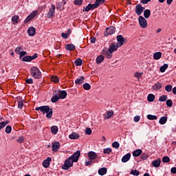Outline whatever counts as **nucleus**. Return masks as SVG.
<instances>
[{
    "mask_svg": "<svg viewBox=\"0 0 176 176\" xmlns=\"http://www.w3.org/2000/svg\"><path fill=\"white\" fill-rule=\"evenodd\" d=\"M50 162H52V158L48 157L46 160L43 162V166L45 168H47L50 166Z\"/></svg>",
    "mask_w": 176,
    "mask_h": 176,
    "instance_id": "obj_15",
    "label": "nucleus"
},
{
    "mask_svg": "<svg viewBox=\"0 0 176 176\" xmlns=\"http://www.w3.org/2000/svg\"><path fill=\"white\" fill-rule=\"evenodd\" d=\"M141 153H142V150L137 149L133 151V155H141Z\"/></svg>",
    "mask_w": 176,
    "mask_h": 176,
    "instance_id": "obj_50",
    "label": "nucleus"
},
{
    "mask_svg": "<svg viewBox=\"0 0 176 176\" xmlns=\"http://www.w3.org/2000/svg\"><path fill=\"white\" fill-rule=\"evenodd\" d=\"M105 2V0H96V1L94 3V6H95V9H97L98 6H100V5H102Z\"/></svg>",
    "mask_w": 176,
    "mask_h": 176,
    "instance_id": "obj_19",
    "label": "nucleus"
},
{
    "mask_svg": "<svg viewBox=\"0 0 176 176\" xmlns=\"http://www.w3.org/2000/svg\"><path fill=\"white\" fill-rule=\"evenodd\" d=\"M85 134H87L88 135H91V129H90V128L86 129Z\"/></svg>",
    "mask_w": 176,
    "mask_h": 176,
    "instance_id": "obj_55",
    "label": "nucleus"
},
{
    "mask_svg": "<svg viewBox=\"0 0 176 176\" xmlns=\"http://www.w3.org/2000/svg\"><path fill=\"white\" fill-rule=\"evenodd\" d=\"M35 109L42 112L43 115L46 114L47 119H50L53 116V109L50 108L49 106H41L36 107Z\"/></svg>",
    "mask_w": 176,
    "mask_h": 176,
    "instance_id": "obj_2",
    "label": "nucleus"
},
{
    "mask_svg": "<svg viewBox=\"0 0 176 176\" xmlns=\"http://www.w3.org/2000/svg\"><path fill=\"white\" fill-rule=\"evenodd\" d=\"M163 163H169L170 162V157L167 156H164L162 158Z\"/></svg>",
    "mask_w": 176,
    "mask_h": 176,
    "instance_id": "obj_46",
    "label": "nucleus"
},
{
    "mask_svg": "<svg viewBox=\"0 0 176 176\" xmlns=\"http://www.w3.org/2000/svg\"><path fill=\"white\" fill-rule=\"evenodd\" d=\"M130 157H131V155H125L122 158V163H126L130 160Z\"/></svg>",
    "mask_w": 176,
    "mask_h": 176,
    "instance_id": "obj_23",
    "label": "nucleus"
},
{
    "mask_svg": "<svg viewBox=\"0 0 176 176\" xmlns=\"http://www.w3.org/2000/svg\"><path fill=\"white\" fill-rule=\"evenodd\" d=\"M138 21L141 28H146V27H148V22L146 21V19L144 18V16H140L138 18Z\"/></svg>",
    "mask_w": 176,
    "mask_h": 176,
    "instance_id": "obj_4",
    "label": "nucleus"
},
{
    "mask_svg": "<svg viewBox=\"0 0 176 176\" xmlns=\"http://www.w3.org/2000/svg\"><path fill=\"white\" fill-rule=\"evenodd\" d=\"M6 133H7V134H10V133H12V126H7L6 127Z\"/></svg>",
    "mask_w": 176,
    "mask_h": 176,
    "instance_id": "obj_45",
    "label": "nucleus"
},
{
    "mask_svg": "<svg viewBox=\"0 0 176 176\" xmlns=\"http://www.w3.org/2000/svg\"><path fill=\"white\" fill-rule=\"evenodd\" d=\"M52 82H54V83H57L58 82H60V78L57 76H52L51 77Z\"/></svg>",
    "mask_w": 176,
    "mask_h": 176,
    "instance_id": "obj_35",
    "label": "nucleus"
},
{
    "mask_svg": "<svg viewBox=\"0 0 176 176\" xmlns=\"http://www.w3.org/2000/svg\"><path fill=\"white\" fill-rule=\"evenodd\" d=\"M144 16L145 19H149L151 16V10H145L144 12Z\"/></svg>",
    "mask_w": 176,
    "mask_h": 176,
    "instance_id": "obj_31",
    "label": "nucleus"
},
{
    "mask_svg": "<svg viewBox=\"0 0 176 176\" xmlns=\"http://www.w3.org/2000/svg\"><path fill=\"white\" fill-rule=\"evenodd\" d=\"M83 89H85V90H90V89H91V86L89 83H85L83 85Z\"/></svg>",
    "mask_w": 176,
    "mask_h": 176,
    "instance_id": "obj_41",
    "label": "nucleus"
},
{
    "mask_svg": "<svg viewBox=\"0 0 176 176\" xmlns=\"http://www.w3.org/2000/svg\"><path fill=\"white\" fill-rule=\"evenodd\" d=\"M147 100L148 102H153V101H155V95L149 94L147 96Z\"/></svg>",
    "mask_w": 176,
    "mask_h": 176,
    "instance_id": "obj_25",
    "label": "nucleus"
},
{
    "mask_svg": "<svg viewBox=\"0 0 176 176\" xmlns=\"http://www.w3.org/2000/svg\"><path fill=\"white\" fill-rule=\"evenodd\" d=\"M66 50L72 51L75 50V45L73 44H67L65 46Z\"/></svg>",
    "mask_w": 176,
    "mask_h": 176,
    "instance_id": "obj_29",
    "label": "nucleus"
},
{
    "mask_svg": "<svg viewBox=\"0 0 176 176\" xmlns=\"http://www.w3.org/2000/svg\"><path fill=\"white\" fill-rule=\"evenodd\" d=\"M23 107H24V103H23V100H20L18 102V107L21 109V108H23Z\"/></svg>",
    "mask_w": 176,
    "mask_h": 176,
    "instance_id": "obj_53",
    "label": "nucleus"
},
{
    "mask_svg": "<svg viewBox=\"0 0 176 176\" xmlns=\"http://www.w3.org/2000/svg\"><path fill=\"white\" fill-rule=\"evenodd\" d=\"M31 75L34 79H41L42 76V73L41 72V70H39V68L36 67H32L30 69Z\"/></svg>",
    "mask_w": 176,
    "mask_h": 176,
    "instance_id": "obj_3",
    "label": "nucleus"
},
{
    "mask_svg": "<svg viewBox=\"0 0 176 176\" xmlns=\"http://www.w3.org/2000/svg\"><path fill=\"white\" fill-rule=\"evenodd\" d=\"M161 164H162V160L160 158H158L152 162L153 167H155V168L160 167Z\"/></svg>",
    "mask_w": 176,
    "mask_h": 176,
    "instance_id": "obj_14",
    "label": "nucleus"
},
{
    "mask_svg": "<svg viewBox=\"0 0 176 176\" xmlns=\"http://www.w3.org/2000/svg\"><path fill=\"white\" fill-rule=\"evenodd\" d=\"M162 89V83L157 82L153 86V90H160Z\"/></svg>",
    "mask_w": 176,
    "mask_h": 176,
    "instance_id": "obj_30",
    "label": "nucleus"
},
{
    "mask_svg": "<svg viewBox=\"0 0 176 176\" xmlns=\"http://www.w3.org/2000/svg\"><path fill=\"white\" fill-rule=\"evenodd\" d=\"M21 51H23V47H18L14 50L16 54H20V53H21Z\"/></svg>",
    "mask_w": 176,
    "mask_h": 176,
    "instance_id": "obj_42",
    "label": "nucleus"
},
{
    "mask_svg": "<svg viewBox=\"0 0 176 176\" xmlns=\"http://www.w3.org/2000/svg\"><path fill=\"white\" fill-rule=\"evenodd\" d=\"M165 90L168 93H170L171 91V90H173V86H171V85H166L165 87Z\"/></svg>",
    "mask_w": 176,
    "mask_h": 176,
    "instance_id": "obj_47",
    "label": "nucleus"
},
{
    "mask_svg": "<svg viewBox=\"0 0 176 176\" xmlns=\"http://www.w3.org/2000/svg\"><path fill=\"white\" fill-rule=\"evenodd\" d=\"M80 138V135H79V134L75 132H73L72 134L69 135V138L70 140H78Z\"/></svg>",
    "mask_w": 176,
    "mask_h": 176,
    "instance_id": "obj_16",
    "label": "nucleus"
},
{
    "mask_svg": "<svg viewBox=\"0 0 176 176\" xmlns=\"http://www.w3.org/2000/svg\"><path fill=\"white\" fill-rule=\"evenodd\" d=\"M160 124H166L167 123V117L163 116L159 120Z\"/></svg>",
    "mask_w": 176,
    "mask_h": 176,
    "instance_id": "obj_27",
    "label": "nucleus"
},
{
    "mask_svg": "<svg viewBox=\"0 0 176 176\" xmlns=\"http://www.w3.org/2000/svg\"><path fill=\"white\" fill-rule=\"evenodd\" d=\"M144 10H145V8L142 7L140 4H138V6H136L135 13L138 16H141Z\"/></svg>",
    "mask_w": 176,
    "mask_h": 176,
    "instance_id": "obj_8",
    "label": "nucleus"
},
{
    "mask_svg": "<svg viewBox=\"0 0 176 176\" xmlns=\"http://www.w3.org/2000/svg\"><path fill=\"white\" fill-rule=\"evenodd\" d=\"M140 158H141L142 160H146L147 158H148V155H142L140 156Z\"/></svg>",
    "mask_w": 176,
    "mask_h": 176,
    "instance_id": "obj_60",
    "label": "nucleus"
},
{
    "mask_svg": "<svg viewBox=\"0 0 176 176\" xmlns=\"http://www.w3.org/2000/svg\"><path fill=\"white\" fill-rule=\"evenodd\" d=\"M80 155H72L68 159L65 160L64 164L62 166L63 170H69L70 167L74 166V162L76 163L79 160Z\"/></svg>",
    "mask_w": 176,
    "mask_h": 176,
    "instance_id": "obj_1",
    "label": "nucleus"
},
{
    "mask_svg": "<svg viewBox=\"0 0 176 176\" xmlns=\"http://www.w3.org/2000/svg\"><path fill=\"white\" fill-rule=\"evenodd\" d=\"M112 53L113 52H105V56H106V58H112Z\"/></svg>",
    "mask_w": 176,
    "mask_h": 176,
    "instance_id": "obj_49",
    "label": "nucleus"
},
{
    "mask_svg": "<svg viewBox=\"0 0 176 176\" xmlns=\"http://www.w3.org/2000/svg\"><path fill=\"white\" fill-rule=\"evenodd\" d=\"M82 63H83V62L82 61V59H80V58H78L77 60H76L74 61V64H75V65H76V67H80V65H82Z\"/></svg>",
    "mask_w": 176,
    "mask_h": 176,
    "instance_id": "obj_34",
    "label": "nucleus"
},
{
    "mask_svg": "<svg viewBox=\"0 0 176 176\" xmlns=\"http://www.w3.org/2000/svg\"><path fill=\"white\" fill-rule=\"evenodd\" d=\"M88 157L89 160H95V159H97V155H89Z\"/></svg>",
    "mask_w": 176,
    "mask_h": 176,
    "instance_id": "obj_51",
    "label": "nucleus"
},
{
    "mask_svg": "<svg viewBox=\"0 0 176 176\" xmlns=\"http://www.w3.org/2000/svg\"><path fill=\"white\" fill-rule=\"evenodd\" d=\"M23 141H24V138H23V137H21V138H19L17 140V142L21 143V142H23Z\"/></svg>",
    "mask_w": 176,
    "mask_h": 176,
    "instance_id": "obj_63",
    "label": "nucleus"
},
{
    "mask_svg": "<svg viewBox=\"0 0 176 176\" xmlns=\"http://www.w3.org/2000/svg\"><path fill=\"white\" fill-rule=\"evenodd\" d=\"M93 9H96V7L94 6V4H88V6L83 9V12H89V10H91Z\"/></svg>",
    "mask_w": 176,
    "mask_h": 176,
    "instance_id": "obj_20",
    "label": "nucleus"
},
{
    "mask_svg": "<svg viewBox=\"0 0 176 176\" xmlns=\"http://www.w3.org/2000/svg\"><path fill=\"white\" fill-rule=\"evenodd\" d=\"M27 55V52L22 51L19 53V58H21L22 57H24V56Z\"/></svg>",
    "mask_w": 176,
    "mask_h": 176,
    "instance_id": "obj_52",
    "label": "nucleus"
},
{
    "mask_svg": "<svg viewBox=\"0 0 176 176\" xmlns=\"http://www.w3.org/2000/svg\"><path fill=\"white\" fill-rule=\"evenodd\" d=\"M91 43H96V37L91 38Z\"/></svg>",
    "mask_w": 176,
    "mask_h": 176,
    "instance_id": "obj_64",
    "label": "nucleus"
},
{
    "mask_svg": "<svg viewBox=\"0 0 176 176\" xmlns=\"http://www.w3.org/2000/svg\"><path fill=\"white\" fill-rule=\"evenodd\" d=\"M38 14V10L33 11L29 16H27V18L24 21V23L27 24V23H30L32 19H34L35 16Z\"/></svg>",
    "mask_w": 176,
    "mask_h": 176,
    "instance_id": "obj_5",
    "label": "nucleus"
},
{
    "mask_svg": "<svg viewBox=\"0 0 176 176\" xmlns=\"http://www.w3.org/2000/svg\"><path fill=\"white\" fill-rule=\"evenodd\" d=\"M26 83H28V85H32L34 83V81L32 80V78H29V79H27L25 80Z\"/></svg>",
    "mask_w": 176,
    "mask_h": 176,
    "instance_id": "obj_58",
    "label": "nucleus"
},
{
    "mask_svg": "<svg viewBox=\"0 0 176 176\" xmlns=\"http://www.w3.org/2000/svg\"><path fill=\"white\" fill-rule=\"evenodd\" d=\"M113 148H116V149H118L119 146H120V144L118 142H114L112 143Z\"/></svg>",
    "mask_w": 176,
    "mask_h": 176,
    "instance_id": "obj_48",
    "label": "nucleus"
},
{
    "mask_svg": "<svg viewBox=\"0 0 176 176\" xmlns=\"http://www.w3.org/2000/svg\"><path fill=\"white\" fill-rule=\"evenodd\" d=\"M52 148L53 152H56V151H58V148H60V143L58 142H54L52 146Z\"/></svg>",
    "mask_w": 176,
    "mask_h": 176,
    "instance_id": "obj_17",
    "label": "nucleus"
},
{
    "mask_svg": "<svg viewBox=\"0 0 176 176\" xmlns=\"http://www.w3.org/2000/svg\"><path fill=\"white\" fill-rule=\"evenodd\" d=\"M58 100H60V98L58 97V95H57V94H56L54 96H52L51 101H52V102H57V101H58Z\"/></svg>",
    "mask_w": 176,
    "mask_h": 176,
    "instance_id": "obj_32",
    "label": "nucleus"
},
{
    "mask_svg": "<svg viewBox=\"0 0 176 176\" xmlns=\"http://www.w3.org/2000/svg\"><path fill=\"white\" fill-rule=\"evenodd\" d=\"M147 119H148V120H157V116H153L152 114H148L147 116Z\"/></svg>",
    "mask_w": 176,
    "mask_h": 176,
    "instance_id": "obj_36",
    "label": "nucleus"
},
{
    "mask_svg": "<svg viewBox=\"0 0 176 176\" xmlns=\"http://www.w3.org/2000/svg\"><path fill=\"white\" fill-rule=\"evenodd\" d=\"M36 32V30L34 27H30L28 29V34L29 36H34Z\"/></svg>",
    "mask_w": 176,
    "mask_h": 176,
    "instance_id": "obj_12",
    "label": "nucleus"
},
{
    "mask_svg": "<svg viewBox=\"0 0 176 176\" xmlns=\"http://www.w3.org/2000/svg\"><path fill=\"white\" fill-rule=\"evenodd\" d=\"M113 116V111H108L107 115L104 116V119H111Z\"/></svg>",
    "mask_w": 176,
    "mask_h": 176,
    "instance_id": "obj_37",
    "label": "nucleus"
},
{
    "mask_svg": "<svg viewBox=\"0 0 176 176\" xmlns=\"http://www.w3.org/2000/svg\"><path fill=\"white\" fill-rule=\"evenodd\" d=\"M99 175H105L107 174V168H101L98 170Z\"/></svg>",
    "mask_w": 176,
    "mask_h": 176,
    "instance_id": "obj_26",
    "label": "nucleus"
},
{
    "mask_svg": "<svg viewBox=\"0 0 176 176\" xmlns=\"http://www.w3.org/2000/svg\"><path fill=\"white\" fill-rule=\"evenodd\" d=\"M7 124H9V121L8 120L0 122V130H2L3 127H6Z\"/></svg>",
    "mask_w": 176,
    "mask_h": 176,
    "instance_id": "obj_33",
    "label": "nucleus"
},
{
    "mask_svg": "<svg viewBox=\"0 0 176 176\" xmlns=\"http://www.w3.org/2000/svg\"><path fill=\"white\" fill-rule=\"evenodd\" d=\"M120 47L118 44H115L113 43L109 46V52H110V53H113V52H116V50H118V48Z\"/></svg>",
    "mask_w": 176,
    "mask_h": 176,
    "instance_id": "obj_13",
    "label": "nucleus"
},
{
    "mask_svg": "<svg viewBox=\"0 0 176 176\" xmlns=\"http://www.w3.org/2000/svg\"><path fill=\"white\" fill-rule=\"evenodd\" d=\"M82 2H83V0H75L74 5H82Z\"/></svg>",
    "mask_w": 176,
    "mask_h": 176,
    "instance_id": "obj_56",
    "label": "nucleus"
},
{
    "mask_svg": "<svg viewBox=\"0 0 176 176\" xmlns=\"http://www.w3.org/2000/svg\"><path fill=\"white\" fill-rule=\"evenodd\" d=\"M93 164V162L91 160L89 161L87 160H85V166H91Z\"/></svg>",
    "mask_w": 176,
    "mask_h": 176,
    "instance_id": "obj_57",
    "label": "nucleus"
},
{
    "mask_svg": "<svg viewBox=\"0 0 176 176\" xmlns=\"http://www.w3.org/2000/svg\"><path fill=\"white\" fill-rule=\"evenodd\" d=\"M140 119H141V118L140 117V116H135L133 118L134 122H140Z\"/></svg>",
    "mask_w": 176,
    "mask_h": 176,
    "instance_id": "obj_59",
    "label": "nucleus"
},
{
    "mask_svg": "<svg viewBox=\"0 0 176 176\" xmlns=\"http://www.w3.org/2000/svg\"><path fill=\"white\" fill-rule=\"evenodd\" d=\"M167 68H168V64H164V65H162L160 70V72H166V69H167Z\"/></svg>",
    "mask_w": 176,
    "mask_h": 176,
    "instance_id": "obj_38",
    "label": "nucleus"
},
{
    "mask_svg": "<svg viewBox=\"0 0 176 176\" xmlns=\"http://www.w3.org/2000/svg\"><path fill=\"white\" fill-rule=\"evenodd\" d=\"M105 60V58L102 55H100L96 58V64H101L102 61Z\"/></svg>",
    "mask_w": 176,
    "mask_h": 176,
    "instance_id": "obj_22",
    "label": "nucleus"
},
{
    "mask_svg": "<svg viewBox=\"0 0 176 176\" xmlns=\"http://www.w3.org/2000/svg\"><path fill=\"white\" fill-rule=\"evenodd\" d=\"M159 101H160L161 102H164V101H167V96L163 95L160 96L159 98Z\"/></svg>",
    "mask_w": 176,
    "mask_h": 176,
    "instance_id": "obj_40",
    "label": "nucleus"
},
{
    "mask_svg": "<svg viewBox=\"0 0 176 176\" xmlns=\"http://www.w3.org/2000/svg\"><path fill=\"white\" fill-rule=\"evenodd\" d=\"M56 96L59 97V100H64L67 97V91H58Z\"/></svg>",
    "mask_w": 176,
    "mask_h": 176,
    "instance_id": "obj_10",
    "label": "nucleus"
},
{
    "mask_svg": "<svg viewBox=\"0 0 176 176\" xmlns=\"http://www.w3.org/2000/svg\"><path fill=\"white\" fill-rule=\"evenodd\" d=\"M131 174L132 175L138 176V175H140V171H138L137 170H131Z\"/></svg>",
    "mask_w": 176,
    "mask_h": 176,
    "instance_id": "obj_43",
    "label": "nucleus"
},
{
    "mask_svg": "<svg viewBox=\"0 0 176 176\" xmlns=\"http://www.w3.org/2000/svg\"><path fill=\"white\" fill-rule=\"evenodd\" d=\"M170 173H172V174H176V168L175 167H173L170 169Z\"/></svg>",
    "mask_w": 176,
    "mask_h": 176,
    "instance_id": "obj_62",
    "label": "nucleus"
},
{
    "mask_svg": "<svg viewBox=\"0 0 176 176\" xmlns=\"http://www.w3.org/2000/svg\"><path fill=\"white\" fill-rule=\"evenodd\" d=\"M115 31H116L115 27L111 26L106 29V31L104 32V36H108V35H112V34H114Z\"/></svg>",
    "mask_w": 176,
    "mask_h": 176,
    "instance_id": "obj_6",
    "label": "nucleus"
},
{
    "mask_svg": "<svg viewBox=\"0 0 176 176\" xmlns=\"http://www.w3.org/2000/svg\"><path fill=\"white\" fill-rule=\"evenodd\" d=\"M167 107H173V101L171 100H166Z\"/></svg>",
    "mask_w": 176,
    "mask_h": 176,
    "instance_id": "obj_54",
    "label": "nucleus"
},
{
    "mask_svg": "<svg viewBox=\"0 0 176 176\" xmlns=\"http://www.w3.org/2000/svg\"><path fill=\"white\" fill-rule=\"evenodd\" d=\"M61 36H62V38L67 39L68 38V36H69L67 33H62Z\"/></svg>",
    "mask_w": 176,
    "mask_h": 176,
    "instance_id": "obj_61",
    "label": "nucleus"
},
{
    "mask_svg": "<svg viewBox=\"0 0 176 176\" xmlns=\"http://www.w3.org/2000/svg\"><path fill=\"white\" fill-rule=\"evenodd\" d=\"M142 75H144L143 72H136L135 74V78H137L138 79H140V78L142 77Z\"/></svg>",
    "mask_w": 176,
    "mask_h": 176,
    "instance_id": "obj_44",
    "label": "nucleus"
},
{
    "mask_svg": "<svg viewBox=\"0 0 176 176\" xmlns=\"http://www.w3.org/2000/svg\"><path fill=\"white\" fill-rule=\"evenodd\" d=\"M154 60H160L162 58V52H157L153 54Z\"/></svg>",
    "mask_w": 176,
    "mask_h": 176,
    "instance_id": "obj_21",
    "label": "nucleus"
},
{
    "mask_svg": "<svg viewBox=\"0 0 176 176\" xmlns=\"http://www.w3.org/2000/svg\"><path fill=\"white\" fill-rule=\"evenodd\" d=\"M103 153L104 154H107V155H109V153H112V148H104L103 149Z\"/></svg>",
    "mask_w": 176,
    "mask_h": 176,
    "instance_id": "obj_39",
    "label": "nucleus"
},
{
    "mask_svg": "<svg viewBox=\"0 0 176 176\" xmlns=\"http://www.w3.org/2000/svg\"><path fill=\"white\" fill-rule=\"evenodd\" d=\"M55 12H56V6L52 4L51 6V8H50V10H49L47 14L48 19L53 17V16H54Z\"/></svg>",
    "mask_w": 176,
    "mask_h": 176,
    "instance_id": "obj_7",
    "label": "nucleus"
},
{
    "mask_svg": "<svg viewBox=\"0 0 176 176\" xmlns=\"http://www.w3.org/2000/svg\"><path fill=\"white\" fill-rule=\"evenodd\" d=\"M117 45L118 46H119L120 47L121 46H123V43H124V38L123 37V36L122 35H118L117 36Z\"/></svg>",
    "mask_w": 176,
    "mask_h": 176,
    "instance_id": "obj_11",
    "label": "nucleus"
},
{
    "mask_svg": "<svg viewBox=\"0 0 176 176\" xmlns=\"http://www.w3.org/2000/svg\"><path fill=\"white\" fill-rule=\"evenodd\" d=\"M19 19H20L19 15L13 16L12 17V21L13 24H17V23H19Z\"/></svg>",
    "mask_w": 176,
    "mask_h": 176,
    "instance_id": "obj_28",
    "label": "nucleus"
},
{
    "mask_svg": "<svg viewBox=\"0 0 176 176\" xmlns=\"http://www.w3.org/2000/svg\"><path fill=\"white\" fill-rule=\"evenodd\" d=\"M51 133L54 135L57 134L58 133V127L57 126H52L51 127Z\"/></svg>",
    "mask_w": 176,
    "mask_h": 176,
    "instance_id": "obj_24",
    "label": "nucleus"
},
{
    "mask_svg": "<svg viewBox=\"0 0 176 176\" xmlns=\"http://www.w3.org/2000/svg\"><path fill=\"white\" fill-rule=\"evenodd\" d=\"M38 58V54H34L32 56H27L23 58V61L25 62H30L32 61V60H35V58Z\"/></svg>",
    "mask_w": 176,
    "mask_h": 176,
    "instance_id": "obj_9",
    "label": "nucleus"
},
{
    "mask_svg": "<svg viewBox=\"0 0 176 176\" xmlns=\"http://www.w3.org/2000/svg\"><path fill=\"white\" fill-rule=\"evenodd\" d=\"M85 82V77L83 76H81L80 78H77L75 80L76 85H82V83Z\"/></svg>",
    "mask_w": 176,
    "mask_h": 176,
    "instance_id": "obj_18",
    "label": "nucleus"
}]
</instances>
